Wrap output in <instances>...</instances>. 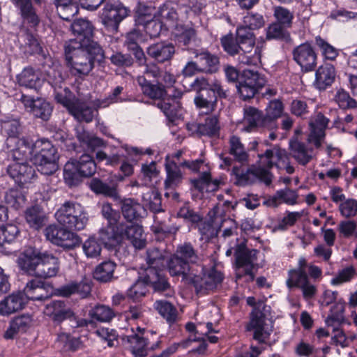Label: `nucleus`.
I'll return each mask as SVG.
<instances>
[{
  "instance_id": "nucleus-27",
  "label": "nucleus",
  "mask_w": 357,
  "mask_h": 357,
  "mask_svg": "<svg viewBox=\"0 0 357 357\" xmlns=\"http://www.w3.org/2000/svg\"><path fill=\"white\" fill-rule=\"evenodd\" d=\"M123 229L122 225L107 223L106 227L100 229V238L106 247L114 248L123 239Z\"/></svg>"
},
{
  "instance_id": "nucleus-34",
  "label": "nucleus",
  "mask_w": 357,
  "mask_h": 357,
  "mask_svg": "<svg viewBox=\"0 0 357 357\" xmlns=\"http://www.w3.org/2000/svg\"><path fill=\"white\" fill-rule=\"evenodd\" d=\"M289 146L292 157L301 165H306L314 156L312 149L307 148L303 142L293 140L290 142Z\"/></svg>"
},
{
  "instance_id": "nucleus-10",
  "label": "nucleus",
  "mask_w": 357,
  "mask_h": 357,
  "mask_svg": "<svg viewBox=\"0 0 357 357\" xmlns=\"http://www.w3.org/2000/svg\"><path fill=\"white\" fill-rule=\"evenodd\" d=\"M135 22L142 26L144 30L151 38L160 35L164 29L163 24L154 16V10L151 7L139 4L135 12Z\"/></svg>"
},
{
  "instance_id": "nucleus-22",
  "label": "nucleus",
  "mask_w": 357,
  "mask_h": 357,
  "mask_svg": "<svg viewBox=\"0 0 357 357\" xmlns=\"http://www.w3.org/2000/svg\"><path fill=\"white\" fill-rule=\"evenodd\" d=\"M329 120L321 113L317 114L310 121V133L307 142L319 148L325 137V129Z\"/></svg>"
},
{
  "instance_id": "nucleus-5",
  "label": "nucleus",
  "mask_w": 357,
  "mask_h": 357,
  "mask_svg": "<svg viewBox=\"0 0 357 357\" xmlns=\"http://www.w3.org/2000/svg\"><path fill=\"white\" fill-rule=\"evenodd\" d=\"M257 250H248L243 242L235 244L234 246H230L226 251V255L229 257L233 253L236 257V263L237 266L236 278L238 280L245 278V281H252L255 278L253 269L257 261L258 254Z\"/></svg>"
},
{
  "instance_id": "nucleus-44",
  "label": "nucleus",
  "mask_w": 357,
  "mask_h": 357,
  "mask_svg": "<svg viewBox=\"0 0 357 357\" xmlns=\"http://www.w3.org/2000/svg\"><path fill=\"white\" fill-rule=\"evenodd\" d=\"M190 130H196L202 135L213 136L218 133L220 125L216 116H209L205 119L204 123L188 126Z\"/></svg>"
},
{
  "instance_id": "nucleus-51",
  "label": "nucleus",
  "mask_w": 357,
  "mask_h": 357,
  "mask_svg": "<svg viewBox=\"0 0 357 357\" xmlns=\"http://www.w3.org/2000/svg\"><path fill=\"white\" fill-rule=\"evenodd\" d=\"M146 268H151L153 271H161L165 265V259L162 252L157 248H150L146 252Z\"/></svg>"
},
{
  "instance_id": "nucleus-32",
  "label": "nucleus",
  "mask_w": 357,
  "mask_h": 357,
  "mask_svg": "<svg viewBox=\"0 0 357 357\" xmlns=\"http://www.w3.org/2000/svg\"><path fill=\"white\" fill-rule=\"evenodd\" d=\"M265 116L257 109L248 107L244 108L243 124L245 126L241 128L245 132H251L257 127L268 128V123Z\"/></svg>"
},
{
  "instance_id": "nucleus-25",
  "label": "nucleus",
  "mask_w": 357,
  "mask_h": 357,
  "mask_svg": "<svg viewBox=\"0 0 357 357\" xmlns=\"http://www.w3.org/2000/svg\"><path fill=\"white\" fill-rule=\"evenodd\" d=\"M16 80L20 86L36 91L41 87L44 82L40 73L31 67L24 68L17 75Z\"/></svg>"
},
{
  "instance_id": "nucleus-64",
  "label": "nucleus",
  "mask_w": 357,
  "mask_h": 357,
  "mask_svg": "<svg viewBox=\"0 0 357 357\" xmlns=\"http://www.w3.org/2000/svg\"><path fill=\"white\" fill-rule=\"evenodd\" d=\"M241 80L257 89L261 88L265 84L263 77L257 71L251 70H244L242 73Z\"/></svg>"
},
{
  "instance_id": "nucleus-11",
  "label": "nucleus",
  "mask_w": 357,
  "mask_h": 357,
  "mask_svg": "<svg viewBox=\"0 0 357 357\" xmlns=\"http://www.w3.org/2000/svg\"><path fill=\"white\" fill-rule=\"evenodd\" d=\"M230 203L225 202L223 204L218 203L209 211L208 221H198V229L203 239L209 240L218 234V225L221 220V215L226 213L229 208Z\"/></svg>"
},
{
  "instance_id": "nucleus-12",
  "label": "nucleus",
  "mask_w": 357,
  "mask_h": 357,
  "mask_svg": "<svg viewBox=\"0 0 357 357\" xmlns=\"http://www.w3.org/2000/svg\"><path fill=\"white\" fill-rule=\"evenodd\" d=\"M1 131L3 135L7 136L6 144L9 149V157L13 160V153L20 149V141L29 140L26 138H20L21 126L18 120L5 117L0 120Z\"/></svg>"
},
{
  "instance_id": "nucleus-31",
  "label": "nucleus",
  "mask_w": 357,
  "mask_h": 357,
  "mask_svg": "<svg viewBox=\"0 0 357 357\" xmlns=\"http://www.w3.org/2000/svg\"><path fill=\"white\" fill-rule=\"evenodd\" d=\"M154 16L163 24L165 30L173 29L180 23L177 11L172 3H167L160 6L156 13L154 12Z\"/></svg>"
},
{
  "instance_id": "nucleus-29",
  "label": "nucleus",
  "mask_w": 357,
  "mask_h": 357,
  "mask_svg": "<svg viewBox=\"0 0 357 357\" xmlns=\"http://www.w3.org/2000/svg\"><path fill=\"white\" fill-rule=\"evenodd\" d=\"M335 77V67L331 63H325L317 69L314 85L319 90H325L332 85Z\"/></svg>"
},
{
  "instance_id": "nucleus-2",
  "label": "nucleus",
  "mask_w": 357,
  "mask_h": 357,
  "mask_svg": "<svg viewBox=\"0 0 357 357\" xmlns=\"http://www.w3.org/2000/svg\"><path fill=\"white\" fill-rule=\"evenodd\" d=\"M257 164L252 165L246 172H241L238 167L233 168V174L236 176V183L240 185L252 183L257 180L269 185L273 180V174L270 169L276 166L280 169H285L287 173H294V168L289 163V158L285 150L277 147L268 149L264 154L258 155Z\"/></svg>"
},
{
  "instance_id": "nucleus-6",
  "label": "nucleus",
  "mask_w": 357,
  "mask_h": 357,
  "mask_svg": "<svg viewBox=\"0 0 357 357\" xmlns=\"http://www.w3.org/2000/svg\"><path fill=\"white\" fill-rule=\"evenodd\" d=\"M60 225L69 229L82 230L88 222L87 213L78 203L66 202L56 212Z\"/></svg>"
},
{
  "instance_id": "nucleus-41",
  "label": "nucleus",
  "mask_w": 357,
  "mask_h": 357,
  "mask_svg": "<svg viewBox=\"0 0 357 357\" xmlns=\"http://www.w3.org/2000/svg\"><path fill=\"white\" fill-rule=\"evenodd\" d=\"M123 230H125L123 237L126 236L135 248L142 249L145 246L146 238L142 226L130 224L123 227Z\"/></svg>"
},
{
  "instance_id": "nucleus-26",
  "label": "nucleus",
  "mask_w": 357,
  "mask_h": 357,
  "mask_svg": "<svg viewBox=\"0 0 357 357\" xmlns=\"http://www.w3.org/2000/svg\"><path fill=\"white\" fill-rule=\"evenodd\" d=\"M26 304L22 291L13 292L0 302V314L8 316L23 309Z\"/></svg>"
},
{
  "instance_id": "nucleus-39",
  "label": "nucleus",
  "mask_w": 357,
  "mask_h": 357,
  "mask_svg": "<svg viewBox=\"0 0 357 357\" xmlns=\"http://www.w3.org/2000/svg\"><path fill=\"white\" fill-rule=\"evenodd\" d=\"M20 10L24 23L29 24L31 27H35L39 23V18L34 11L31 0H11ZM40 3V0H34Z\"/></svg>"
},
{
  "instance_id": "nucleus-57",
  "label": "nucleus",
  "mask_w": 357,
  "mask_h": 357,
  "mask_svg": "<svg viewBox=\"0 0 357 357\" xmlns=\"http://www.w3.org/2000/svg\"><path fill=\"white\" fill-rule=\"evenodd\" d=\"M19 40L25 54H38L41 52V47L37 38L31 33H25L21 35Z\"/></svg>"
},
{
  "instance_id": "nucleus-59",
  "label": "nucleus",
  "mask_w": 357,
  "mask_h": 357,
  "mask_svg": "<svg viewBox=\"0 0 357 357\" xmlns=\"http://www.w3.org/2000/svg\"><path fill=\"white\" fill-rule=\"evenodd\" d=\"M154 307L169 323H173L176 321L177 311L169 302L166 301H157L154 303Z\"/></svg>"
},
{
  "instance_id": "nucleus-19",
  "label": "nucleus",
  "mask_w": 357,
  "mask_h": 357,
  "mask_svg": "<svg viewBox=\"0 0 357 357\" xmlns=\"http://www.w3.org/2000/svg\"><path fill=\"white\" fill-rule=\"evenodd\" d=\"M191 282L196 288L204 289L206 290L213 289L222 280V275L220 272L214 268L205 270L203 266L202 272L195 271Z\"/></svg>"
},
{
  "instance_id": "nucleus-35",
  "label": "nucleus",
  "mask_w": 357,
  "mask_h": 357,
  "mask_svg": "<svg viewBox=\"0 0 357 357\" xmlns=\"http://www.w3.org/2000/svg\"><path fill=\"white\" fill-rule=\"evenodd\" d=\"M174 52V46L165 42L153 44L147 49L148 54L161 63L171 59Z\"/></svg>"
},
{
  "instance_id": "nucleus-62",
  "label": "nucleus",
  "mask_w": 357,
  "mask_h": 357,
  "mask_svg": "<svg viewBox=\"0 0 357 357\" xmlns=\"http://www.w3.org/2000/svg\"><path fill=\"white\" fill-rule=\"evenodd\" d=\"M172 33L178 43L188 44L195 36V31L191 27H186L181 23L176 24Z\"/></svg>"
},
{
  "instance_id": "nucleus-15",
  "label": "nucleus",
  "mask_w": 357,
  "mask_h": 357,
  "mask_svg": "<svg viewBox=\"0 0 357 357\" xmlns=\"http://www.w3.org/2000/svg\"><path fill=\"white\" fill-rule=\"evenodd\" d=\"M293 59L305 73L312 71L317 63V54L309 43L296 46L292 52Z\"/></svg>"
},
{
  "instance_id": "nucleus-46",
  "label": "nucleus",
  "mask_w": 357,
  "mask_h": 357,
  "mask_svg": "<svg viewBox=\"0 0 357 357\" xmlns=\"http://www.w3.org/2000/svg\"><path fill=\"white\" fill-rule=\"evenodd\" d=\"M196 62L202 72H214L216 70L219 60L217 56L207 51H201L195 53Z\"/></svg>"
},
{
  "instance_id": "nucleus-1",
  "label": "nucleus",
  "mask_w": 357,
  "mask_h": 357,
  "mask_svg": "<svg viewBox=\"0 0 357 357\" xmlns=\"http://www.w3.org/2000/svg\"><path fill=\"white\" fill-rule=\"evenodd\" d=\"M20 149L13 153V161L8 166L7 172L20 185L31 183L36 176L34 169L27 164L31 160L38 172L43 174H52L56 171V149L52 143L44 139L35 142L29 140L20 141Z\"/></svg>"
},
{
  "instance_id": "nucleus-40",
  "label": "nucleus",
  "mask_w": 357,
  "mask_h": 357,
  "mask_svg": "<svg viewBox=\"0 0 357 357\" xmlns=\"http://www.w3.org/2000/svg\"><path fill=\"white\" fill-rule=\"evenodd\" d=\"M24 218L31 228L38 230L45 225L46 215L39 205H34L26 209Z\"/></svg>"
},
{
  "instance_id": "nucleus-54",
  "label": "nucleus",
  "mask_w": 357,
  "mask_h": 357,
  "mask_svg": "<svg viewBox=\"0 0 357 357\" xmlns=\"http://www.w3.org/2000/svg\"><path fill=\"white\" fill-rule=\"evenodd\" d=\"M283 105L280 100L271 101L266 109V120L268 125V129L276 128L275 119L280 117L283 112Z\"/></svg>"
},
{
  "instance_id": "nucleus-24",
  "label": "nucleus",
  "mask_w": 357,
  "mask_h": 357,
  "mask_svg": "<svg viewBox=\"0 0 357 357\" xmlns=\"http://www.w3.org/2000/svg\"><path fill=\"white\" fill-rule=\"evenodd\" d=\"M60 269V263L57 257L47 252L42 253L36 277L50 278L55 277Z\"/></svg>"
},
{
  "instance_id": "nucleus-37",
  "label": "nucleus",
  "mask_w": 357,
  "mask_h": 357,
  "mask_svg": "<svg viewBox=\"0 0 357 357\" xmlns=\"http://www.w3.org/2000/svg\"><path fill=\"white\" fill-rule=\"evenodd\" d=\"M119 151L123 153V157L120 161L122 162V165L120 167L121 171L125 176H130L133 172V167L132 165L127 162L126 160L137 162V157L144 154V152L142 149L130 147L128 145L122 146Z\"/></svg>"
},
{
  "instance_id": "nucleus-28",
  "label": "nucleus",
  "mask_w": 357,
  "mask_h": 357,
  "mask_svg": "<svg viewBox=\"0 0 357 357\" xmlns=\"http://www.w3.org/2000/svg\"><path fill=\"white\" fill-rule=\"evenodd\" d=\"M127 341L131 352L135 357H145L149 349L154 350L158 348L160 344V341H157L155 344L149 346L147 340L141 334L128 335Z\"/></svg>"
},
{
  "instance_id": "nucleus-9",
  "label": "nucleus",
  "mask_w": 357,
  "mask_h": 357,
  "mask_svg": "<svg viewBox=\"0 0 357 357\" xmlns=\"http://www.w3.org/2000/svg\"><path fill=\"white\" fill-rule=\"evenodd\" d=\"M47 82L54 88L56 100L63 105L70 112L77 99L66 86H62L63 78L60 70L51 68L47 74Z\"/></svg>"
},
{
  "instance_id": "nucleus-30",
  "label": "nucleus",
  "mask_w": 357,
  "mask_h": 357,
  "mask_svg": "<svg viewBox=\"0 0 357 357\" xmlns=\"http://www.w3.org/2000/svg\"><path fill=\"white\" fill-rule=\"evenodd\" d=\"M192 88L197 91L198 94L195 98V103L197 107L205 108L207 111L213 110L215 100L205 98L202 93V91H208L209 82L204 77H198L190 84Z\"/></svg>"
},
{
  "instance_id": "nucleus-33",
  "label": "nucleus",
  "mask_w": 357,
  "mask_h": 357,
  "mask_svg": "<svg viewBox=\"0 0 357 357\" xmlns=\"http://www.w3.org/2000/svg\"><path fill=\"white\" fill-rule=\"evenodd\" d=\"M298 194L296 190L289 188L277 190L275 195L267 200L269 206L277 207L280 204L294 206L298 204Z\"/></svg>"
},
{
  "instance_id": "nucleus-45",
  "label": "nucleus",
  "mask_w": 357,
  "mask_h": 357,
  "mask_svg": "<svg viewBox=\"0 0 357 357\" xmlns=\"http://www.w3.org/2000/svg\"><path fill=\"white\" fill-rule=\"evenodd\" d=\"M137 81L142 93L151 98L160 99L166 94L164 86L162 84H152L144 76H138Z\"/></svg>"
},
{
  "instance_id": "nucleus-7",
  "label": "nucleus",
  "mask_w": 357,
  "mask_h": 357,
  "mask_svg": "<svg viewBox=\"0 0 357 357\" xmlns=\"http://www.w3.org/2000/svg\"><path fill=\"white\" fill-rule=\"evenodd\" d=\"M96 164L91 155L82 154L78 160H71L64 166L63 177L67 184L75 185L79 177H89L95 174Z\"/></svg>"
},
{
  "instance_id": "nucleus-8",
  "label": "nucleus",
  "mask_w": 357,
  "mask_h": 357,
  "mask_svg": "<svg viewBox=\"0 0 357 357\" xmlns=\"http://www.w3.org/2000/svg\"><path fill=\"white\" fill-rule=\"evenodd\" d=\"M71 29L75 38L69 41H76L79 45L89 47L93 54L101 53V47L93 40V26L89 20L78 19L71 24Z\"/></svg>"
},
{
  "instance_id": "nucleus-56",
  "label": "nucleus",
  "mask_w": 357,
  "mask_h": 357,
  "mask_svg": "<svg viewBox=\"0 0 357 357\" xmlns=\"http://www.w3.org/2000/svg\"><path fill=\"white\" fill-rule=\"evenodd\" d=\"M115 268V263L111 261H104L96 268L93 277L98 281L107 282L112 279Z\"/></svg>"
},
{
  "instance_id": "nucleus-49",
  "label": "nucleus",
  "mask_w": 357,
  "mask_h": 357,
  "mask_svg": "<svg viewBox=\"0 0 357 357\" xmlns=\"http://www.w3.org/2000/svg\"><path fill=\"white\" fill-rule=\"evenodd\" d=\"M76 134L78 140L83 146H86L89 151H94L97 148L104 146L102 139L85 131L81 126L76 128Z\"/></svg>"
},
{
  "instance_id": "nucleus-42",
  "label": "nucleus",
  "mask_w": 357,
  "mask_h": 357,
  "mask_svg": "<svg viewBox=\"0 0 357 357\" xmlns=\"http://www.w3.org/2000/svg\"><path fill=\"white\" fill-rule=\"evenodd\" d=\"M121 211L124 218L128 221L138 220L145 214L144 208L132 199L122 201Z\"/></svg>"
},
{
  "instance_id": "nucleus-17",
  "label": "nucleus",
  "mask_w": 357,
  "mask_h": 357,
  "mask_svg": "<svg viewBox=\"0 0 357 357\" xmlns=\"http://www.w3.org/2000/svg\"><path fill=\"white\" fill-rule=\"evenodd\" d=\"M286 284L289 289H301L305 299L312 298L317 292L316 287L310 283L307 274L303 270H289Z\"/></svg>"
},
{
  "instance_id": "nucleus-21",
  "label": "nucleus",
  "mask_w": 357,
  "mask_h": 357,
  "mask_svg": "<svg viewBox=\"0 0 357 357\" xmlns=\"http://www.w3.org/2000/svg\"><path fill=\"white\" fill-rule=\"evenodd\" d=\"M21 101L26 109H29L37 118L46 121L51 116L52 107L48 102L43 99L38 98L34 100L29 96L22 95Z\"/></svg>"
},
{
  "instance_id": "nucleus-47",
  "label": "nucleus",
  "mask_w": 357,
  "mask_h": 357,
  "mask_svg": "<svg viewBox=\"0 0 357 357\" xmlns=\"http://www.w3.org/2000/svg\"><path fill=\"white\" fill-rule=\"evenodd\" d=\"M144 273L149 287L152 286L155 291H164L169 287L166 278L160 271H153L151 268H145Z\"/></svg>"
},
{
  "instance_id": "nucleus-53",
  "label": "nucleus",
  "mask_w": 357,
  "mask_h": 357,
  "mask_svg": "<svg viewBox=\"0 0 357 357\" xmlns=\"http://www.w3.org/2000/svg\"><path fill=\"white\" fill-rule=\"evenodd\" d=\"M78 121L91 122L94 116V110L85 103L77 100L69 112Z\"/></svg>"
},
{
  "instance_id": "nucleus-52",
  "label": "nucleus",
  "mask_w": 357,
  "mask_h": 357,
  "mask_svg": "<svg viewBox=\"0 0 357 357\" xmlns=\"http://www.w3.org/2000/svg\"><path fill=\"white\" fill-rule=\"evenodd\" d=\"M190 265H201L198 263V256L190 243H184L178 246L174 255Z\"/></svg>"
},
{
  "instance_id": "nucleus-63",
  "label": "nucleus",
  "mask_w": 357,
  "mask_h": 357,
  "mask_svg": "<svg viewBox=\"0 0 357 357\" xmlns=\"http://www.w3.org/2000/svg\"><path fill=\"white\" fill-rule=\"evenodd\" d=\"M82 250L87 258H98L101 253V244L94 236H91L82 244Z\"/></svg>"
},
{
  "instance_id": "nucleus-61",
  "label": "nucleus",
  "mask_w": 357,
  "mask_h": 357,
  "mask_svg": "<svg viewBox=\"0 0 357 357\" xmlns=\"http://www.w3.org/2000/svg\"><path fill=\"white\" fill-rule=\"evenodd\" d=\"M265 24L264 17L258 13H248L243 17V23L238 28H243L248 31L261 28Z\"/></svg>"
},
{
  "instance_id": "nucleus-58",
  "label": "nucleus",
  "mask_w": 357,
  "mask_h": 357,
  "mask_svg": "<svg viewBox=\"0 0 357 357\" xmlns=\"http://www.w3.org/2000/svg\"><path fill=\"white\" fill-rule=\"evenodd\" d=\"M192 183L202 192L215 191L219 185L217 180H211V174L207 172H204L199 178L195 179Z\"/></svg>"
},
{
  "instance_id": "nucleus-3",
  "label": "nucleus",
  "mask_w": 357,
  "mask_h": 357,
  "mask_svg": "<svg viewBox=\"0 0 357 357\" xmlns=\"http://www.w3.org/2000/svg\"><path fill=\"white\" fill-rule=\"evenodd\" d=\"M221 44L225 52L230 55L238 54L239 63L254 66L261 65L263 44L255 45V36L252 32L243 28H237L236 41L232 35H227L221 38Z\"/></svg>"
},
{
  "instance_id": "nucleus-48",
  "label": "nucleus",
  "mask_w": 357,
  "mask_h": 357,
  "mask_svg": "<svg viewBox=\"0 0 357 357\" xmlns=\"http://www.w3.org/2000/svg\"><path fill=\"white\" fill-rule=\"evenodd\" d=\"M148 288L149 285L144 273L140 274L137 280L128 289L126 295L132 301H137L146 296Z\"/></svg>"
},
{
  "instance_id": "nucleus-23",
  "label": "nucleus",
  "mask_w": 357,
  "mask_h": 357,
  "mask_svg": "<svg viewBox=\"0 0 357 357\" xmlns=\"http://www.w3.org/2000/svg\"><path fill=\"white\" fill-rule=\"evenodd\" d=\"M51 287L46 285L43 282L31 280L29 281L23 290V294L26 298L31 301H44L51 296L50 289Z\"/></svg>"
},
{
  "instance_id": "nucleus-20",
  "label": "nucleus",
  "mask_w": 357,
  "mask_h": 357,
  "mask_svg": "<svg viewBox=\"0 0 357 357\" xmlns=\"http://www.w3.org/2000/svg\"><path fill=\"white\" fill-rule=\"evenodd\" d=\"M169 272L172 276H181L182 280L188 283H190L195 271L202 272L203 271L202 265H190L174 255L168 263Z\"/></svg>"
},
{
  "instance_id": "nucleus-60",
  "label": "nucleus",
  "mask_w": 357,
  "mask_h": 357,
  "mask_svg": "<svg viewBox=\"0 0 357 357\" xmlns=\"http://www.w3.org/2000/svg\"><path fill=\"white\" fill-rule=\"evenodd\" d=\"M314 43L325 59L334 61L338 56V50L320 36L315 37Z\"/></svg>"
},
{
  "instance_id": "nucleus-18",
  "label": "nucleus",
  "mask_w": 357,
  "mask_h": 357,
  "mask_svg": "<svg viewBox=\"0 0 357 357\" xmlns=\"http://www.w3.org/2000/svg\"><path fill=\"white\" fill-rule=\"evenodd\" d=\"M41 257L42 253L29 247L19 255L17 264L19 268L26 274L36 276Z\"/></svg>"
},
{
  "instance_id": "nucleus-38",
  "label": "nucleus",
  "mask_w": 357,
  "mask_h": 357,
  "mask_svg": "<svg viewBox=\"0 0 357 357\" xmlns=\"http://www.w3.org/2000/svg\"><path fill=\"white\" fill-rule=\"evenodd\" d=\"M165 170L167 174V178L165 181V188H175L181 181L182 174L179 166L169 155L165 159Z\"/></svg>"
},
{
  "instance_id": "nucleus-4",
  "label": "nucleus",
  "mask_w": 357,
  "mask_h": 357,
  "mask_svg": "<svg viewBox=\"0 0 357 357\" xmlns=\"http://www.w3.org/2000/svg\"><path fill=\"white\" fill-rule=\"evenodd\" d=\"M67 65L75 75H86L93 67V60L100 54H93L89 47L79 45L76 41H68L65 46Z\"/></svg>"
},
{
  "instance_id": "nucleus-13",
  "label": "nucleus",
  "mask_w": 357,
  "mask_h": 357,
  "mask_svg": "<svg viewBox=\"0 0 357 357\" xmlns=\"http://www.w3.org/2000/svg\"><path fill=\"white\" fill-rule=\"evenodd\" d=\"M45 235L48 241L64 249H73L80 243L76 234L56 225H49L45 230Z\"/></svg>"
},
{
  "instance_id": "nucleus-50",
  "label": "nucleus",
  "mask_w": 357,
  "mask_h": 357,
  "mask_svg": "<svg viewBox=\"0 0 357 357\" xmlns=\"http://www.w3.org/2000/svg\"><path fill=\"white\" fill-rule=\"evenodd\" d=\"M20 230L15 225L9 224L6 225L0 226V252L3 254H8L10 252L4 248L5 243H10L13 242Z\"/></svg>"
},
{
  "instance_id": "nucleus-14",
  "label": "nucleus",
  "mask_w": 357,
  "mask_h": 357,
  "mask_svg": "<svg viewBox=\"0 0 357 357\" xmlns=\"http://www.w3.org/2000/svg\"><path fill=\"white\" fill-rule=\"evenodd\" d=\"M130 13V10L121 3L107 2L100 15L102 23L112 31H117L120 22Z\"/></svg>"
},
{
  "instance_id": "nucleus-16",
  "label": "nucleus",
  "mask_w": 357,
  "mask_h": 357,
  "mask_svg": "<svg viewBox=\"0 0 357 357\" xmlns=\"http://www.w3.org/2000/svg\"><path fill=\"white\" fill-rule=\"evenodd\" d=\"M246 328L248 331L254 332V339L259 342H265L272 331L271 324L266 320L264 314L257 307L252 311L250 321Z\"/></svg>"
},
{
  "instance_id": "nucleus-55",
  "label": "nucleus",
  "mask_w": 357,
  "mask_h": 357,
  "mask_svg": "<svg viewBox=\"0 0 357 357\" xmlns=\"http://www.w3.org/2000/svg\"><path fill=\"white\" fill-rule=\"evenodd\" d=\"M229 153L240 162H247L248 160V154L245 148L241 141V139L235 135L230 137L229 140Z\"/></svg>"
},
{
  "instance_id": "nucleus-43",
  "label": "nucleus",
  "mask_w": 357,
  "mask_h": 357,
  "mask_svg": "<svg viewBox=\"0 0 357 357\" xmlns=\"http://www.w3.org/2000/svg\"><path fill=\"white\" fill-rule=\"evenodd\" d=\"M91 289V285L89 282L82 281L79 283L71 282L63 285L57 289V293L62 296H69L73 294L77 293L82 298H85L90 294Z\"/></svg>"
},
{
  "instance_id": "nucleus-36",
  "label": "nucleus",
  "mask_w": 357,
  "mask_h": 357,
  "mask_svg": "<svg viewBox=\"0 0 357 357\" xmlns=\"http://www.w3.org/2000/svg\"><path fill=\"white\" fill-rule=\"evenodd\" d=\"M44 313L54 321L59 322L73 316L72 311L61 301H54L47 304L44 310Z\"/></svg>"
}]
</instances>
